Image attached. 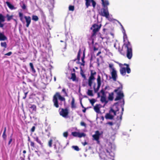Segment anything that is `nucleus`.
Here are the masks:
<instances>
[{"label": "nucleus", "instance_id": "nucleus-1", "mask_svg": "<svg viewBox=\"0 0 160 160\" xmlns=\"http://www.w3.org/2000/svg\"><path fill=\"white\" fill-rule=\"evenodd\" d=\"M121 26L123 29V41L124 42L123 46L126 48L127 57L128 59H130L132 58V46L130 42L128 41V37L122 25H121Z\"/></svg>", "mask_w": 160, "mask_h": 160}, {"label": "nucleus", "instance_id": "nucleus-2", "mask_svg": "<svg viewBox=\"0 0 160 160\" xmlns=\"http://www.w3.org/2000/svg\"><path fill=\"white\" fill-rule=\"evenodd\" d=\"M58 98L61 101L65 102V98L62 96L59 92H56L53 97L52 102L53 103L54 106L56 108H58L59 107Z\"/></svg>", "mask_w": 160, "mask_h": 160}, {"label": "nucleus", "instance_id": "nucleus-3", "mask_svg": "<svg viewBox=\"0 0 160 160\" xmlns=\"http://www.w3.org/2000/svg\"><path fill=\"white\" fill-rule=\"evenodd\" d=\"M122 85H120L119 87L114 90V92H116L117 94V96L115 99V101H117L120 100L124 97V95L122 91Z\"/></svg>", "mask_w": 160, "mask_h": 160}, {"label": "nucleus", "instance_id": "nucleus-4", "mask_svg": "<svg viewBox=\"0 0 160 160\" xmlns=\"http://www.w3.org/2000/svg\"><path fill=\"white\" fill-rule=\"evenodd\" d=\"M96 74V72L95 71L93 70H90V75L88 79V85L91 88L93 82L95 80V76Z\"/></svg>", "mask_w": 160, "mask_h": 160}, {"label": "nucleus", "instance_id": "nucleus-5", "mask_svg": "<svg viewBox=\"0 0 160 160\" xmlns=\"http://www.w3.org/2000/svg\"><path fill=\"white\" fill-rule=\"evenodd\" d=\"M116 115L114 109L112 108H110L109 112L106 114L105 117L107 119L112 120L114 119V116Z\"/></svg>", "mask_w": 160, "mask_h": 160}, {"label": "nucleus", "instance_id": "nucleus-6", "mask_svg": "<svg viewBox=\"0 0 160 160\" xmlns=\"http://www.w3.org/2000/svg\"><path fill=\"white\" fill-rule=\"evenodd\" d=\"M97 87L96 88V83L94 82H93V88L95 93H97L98 91L101 84V77L99 75H98L97 79Z\"/></svg>", "mask_w": 160, "mask_h": 160}, {"label": "nucleus", "instance_id": "nucleus-7", "mask_svg": "<svg viewBox=\"0 0 160 160\" xmlns=\"http://www.w3.org/2000/svg\"><path fill=\"white\" fill-rule=\"evenodd\" d=\"M102 25L100 24L99 25L95 23L93 24L92 27L91 28V29H92V28H93L92 30V33L91 36L92 37L96 36L97 33L98 32L100 29Z\"/></svg>", "mask_w": 160, "mask_h": 160}, {"label": "nucleus", "instance_id": "nucleus-8", "mask_svg": "<svg viewBox=\"0 0 160 160\" xmlns=\"http://www.w3.org/2000/svg\"><path fill=\"white\" fill-rule=\"evenodd\" d=\"M107 153L104 152H101L99 154V156L101 159L108 160L110 158L109 156H110V152L108 150L106 149Z\"/></svg>", "mask_w": 160, "mask_h": 160}, {"label": "nucleus", "instance_id": "nucleus-9", "mask_svg": "<svg viewBox=\"0 0 160 160\" xmlns=\"http://www.w3.org/2000/svg\"><path fill=\"white\" fill-rule=\"evenodd\" d=\"M100 15L101 16L105 17L107 18H108L109 14L107 7H105V8L101 10Z\"/></svg>", "mask_w": 160, "mask_h": 160}, {"label": "nucleus", "instance_id": "nucleus-10", "mask_svg": "<svg viewBox=\"0 0 160 160\" xmlns=\"http://www.w3.org/2000/svg\"><path fill=\"white\" fill-rule=\"evenodd\" d=\"M69 114L68 110V108H62L59 112L60 115L63 117H66Z\"/></svg>", "mask_w": 160, "mask_h": 160}, {"label": "nucleus", "instance_id": "nucleus-11", "mask_svg": "<svg viewBox=\"0 0 160 160\" xmlns=\"http://www.w3.org/2000/svg\"><path fill=\"white\" fill-rule=\"evenodd\" d=\"M71 134L74 137H78L79 138L85 137L86 135V134L83 132L80 133L76 132H72Z\"/></svg>", "mask_w": 160, "mask_h": 160}, {"label": "nucleus", "instance_id": "nucleus-12", "mask_svg": "<svg viewBox=\"0 0 160 160\" xmlns=\"http://www.w3.org/2000/svg\"><path fill=\"white\" fill-rule=\"evenodd\" d=\"M100 135V133L98 131H97L95 132V134L92 135V137L93 139L97 141V143L99 144L100 142L99 141V137Z\"/></svg>", "mask_w": 160, "mask_h": 160}, {"label": "nucleus", "instance_id": "nucleus-13", "mask_svg": "<svg viewBox=\"0 0 160 160\" xmlns=\"http://www.w3.org/2000/svg\"><path fill=\"white\" fill-rule=\"evenodd\" d=\"M112 78L114 81H116L117 78L116 71L115 69H113L112 71L111 72Z\"/></svg>", "mask_w": 160, "mask_h": 160}, {"label": "nucleus", "instance_id": "nucleus-14", "mask_svg": "<svg viewBox=\"0 0 160 160\" xmlns=\"http://www.w3.org/2000/svg\"><path fill=\"white\" fill-rule=\"evenodd\" d=\"M24 18L25 19L26 22V26L28 28L31 22V17L29 16H25Z\"/></svg>", "mask_w": 160, "mask_h": 160}, {"label": "nucleus", "instance_id": "nucleus-15", "mask_svg": "<svg viewBox=\"0 0 160 160\" xmlns=\"http://www.w3.org/2000/svg\"><path fill=\"white\" fill-rule=\"evenodd\" d=\"M5 21V17L2 14H0V28H3L4 25L1 22Z\"/></svg>", "mask_w": 160, "mask_h": 160}, {"label": "nucleus", "instance_id": "nucleus-16", "mask_svg": "<svg viewBox=\"0 0 160 160\" xmlns=\"http://www.w3.org/2000/svg\"><path fill=\"white\" fill-rule=\"evenodd\" d=\"M28 106V107L32 110V112H36L37 111V107L36 105L29 104Z\"/></svg>", "mask_w": 160, "mask_h": 160}, {"label": "nucleus", "instance_id": "nucleus-17", "mask_svg": "<svg viewBox=\"0 0 160 160\" xmlns=\"http://www.w3.org/2000/svg\"><path fill=\"white\" fill-rule=\"evenodd\" d=\"M32 138H33L34 141H36L40 145L42 146L43 145V143L39 139V137L38 136H33Z\"/></svg>", "mask_w": 160, "mask_h": 160}, {"label": "nucleus", "instance_id": "nucleus-18", "mask_svg": "<svg viewBox=\"0 0 160 160\" xmlns=\"http://www.w3.org/2000/svg\"><path fill=\"white\" fill-rule=\"evenodd\" d=\"M120 72L122 75L124 76L126 74V72H127V68L124 67L121 68L120 70Z\"/></svg>", "mask_w": 160, "mask_h": 160}, {"label": "nucleus", "instance_id": "nucleus-19", "mask_svg": "<svg viewBox=\"0 0 160 160\" xmlns=\"http://www.w3.org/2000/svg\"><path fill=\"white\" fill-rule=\"evenodd\" d=\"M28 141L30 143V146L32 147L33 148H35V143L31 140L29 136H28Z\"/></svg>", "mask_w": 160, "mask_h": 160}, {"label": "nucleus", "instance_id": "nucleus-20", "mask_svg": "<svg viewBox=\"0 0 160 160\" xmlns=\"http://www.w3.org/2000/svg\"><path fill=\"white\" fill-rule=\"evenodd\" d=\"M70 79H72L73 81H78V79H77L75 73H71V77Z\"/></svg>", "mask_w": 160, "mask_h": 160}, {"label": "nucleus", "instance_id": "nucleus-21", "mask_svg": "<svg viewBox=\"0 0 160 160\" xmlns=\"http://www.w3.org/2000/svg\"><path fill=\"white\" fill-rule=\"evenodd\" d=\"M54 148L56 150V152L57 153H59L60 152L61 150V148L59 146H57L56 144L54 145Z\"/></svg>", "mask_w": 160, "mask_h": 160}, {"label": "nucleus", "instance_id": "nucleus-22", "mask_svg": "<svg viewBox=\"0 0 160 160\" xmlns=\"http://www.w3.org/2000/svg\"><path fill=\"white\" fill-rule=\"evenodd\" d=\"M123 104L122 105H121V107L122 108V111L121 113L120 117V119L121 120H122V116L123 114V112L124 111V99L122 101Z\"/></svg>", "mask_w": 160, "mask_h": 160}, {"label": "nucleus", "instance_id": "nucleus-23", "mask_svg": "<svg viewBox=\"0 0 160 160\" xmlns=\"http://www.w3.org/2000/svg\"><path fill=\"white\" fill-rule=\"evenodd\" d=\"M94 111L97 113H99L100 112V108L99 107L98 104H96L94 107Z\"/></svg>", "mask_w": 160, "mask_h": 160}, {"label": "nucleus", "instance_id": "nucleus-24", "mask_svg": "<svg viewBox=\"0 0 160 160\" xmlns=\"http://www.w3.org/2000/svg\"><path fill=\"white\" fill-rule=\"evenodd\" d=\"M112 108L114 109V111L115 112L116 114V112L118 111L119 110V108L118 107V106L116 103L114 105L113 108Z\"/></svg>", "mask_w": 160, "mask_h": 160}, {"label": "nucleus", "instance_id": "nucleus-25", "mask_svg": "<svg viewBox=\"0 0 160 160\" xmlns=\"http://www.w3.org/2000/svg\"><path fill=\"white\" fill-rule=\"evenodd\" d=\"M101 101L102 103L105 102V104H107L108 102V101L106 100L105 95L101 97Z\"/></svg>", "mask_w": 160, "mask_h": 160}, {"label": "nucleus", "instance_id": "nucleus-26", "mask_svg": "<svg viewBox=\"0 0 160 160\" xmlns=\"http://www.w3.org/2000/svg\"><path fill=\"white\" fill-rule=\"evenodd\" d=\"M71 107L72 108H76V104L75 103V100L74 98H72V100L71 103Z\"/></svg>", "mask_w": 160, "mask_h": 160}, {"label": "nucleus", "instance_id": "nucleus-27", "mask_svg": "<svg viewBox=\"0 0 160 160\" xmlns=\"http://www.w3.org/2000/svg\"><path fill=\"white\" fill-rule=\"evenodd\" d=\"M114 93L112 92L109 93V95L108 97V99L110 101H112L113 99Z\"/></svg>", "mask_w": 160, "mask_h": 160}, {"label": "nucleus", "instance_id": "nucleus-28", "mask_svg": "<svg viewBox=\"0 0 160 160\" xmlns=\"http://www.w3.org/2000/svg\"><path fill=\"white\" fill-rule=\"evenodd\" d=\"M6 3L9 8L11 9L12 10L14 9V6L11 4L10 2L7 1L6 2Z\"/></svg>", "mask_w": 160, "mask_h": 160}, {"label": "nucleus", "instance_id": "nucleus-29", "mask_svg": "<svg viewBox=\"0 0 160 160\" xmlns=\"http://www.w3.org/2000/svg\"><path fill=\"white\" fill-rule=\"evenodd\" d=\"M81 52V49L80 48L79 49V51L78 52L77 59H75L74 60V61H76V60L77 59L78 61L80 60V53Z\"/></svg>", "mask_w": 160, "mask_h": 160}, {"label": "nucleus", "instance_id": "nucleus-30", "mask_svg": "<svg viewBox=\"0 0 160 160\" xmlns=\"http://www.w3.org/2000/svg\"><path fill=\"white\" fill-rule=\"evenodd\" d=\"M29 65L31 68V69L32 70V72L35 73L36 72V71L34 68L33 63L32 62H30L29 63Z\"/></svg>", "mask_w": 160, "mask_h": 160}, {"label": "nucleus", "instance_id": "nucleus-31", "mask_svg": "<svg viewBox=\"0 0 160 160\" xmlns=\"http://www.w3.org/2000/svg\"><path fill=\"white\" fill-rule=\"evenodd\" d=\"M85 54L84 52H83V56L81 58L82 61V63H80L81 65L82 66H84L85 65V62L84 61V59L85 58Z\"/></svg>", "mask_w": 160, "mask_h": 160}, {"label": "nucleus", "instance_id": "nucleus-32", "mask_svg": "<svg viewBox=\"0 0 160 160\" xmlns=\"http://www.w3.org/2000/svg\"><path fill=\"white\" fill-rule=\"evenodd\" d=\"M124 65L126 66H127L126 68H127V72L128 73H129L131 72V69L129 67L128 64L126 63H124Z\"/></svg>", "mask_w": 160, "mask_h": 160}, {"label": "nucleus", "instance_id": "nucleus-33", "mask_svg": "<svg viewBox=\"0 0 160 160\" xmlns=\"http://www.w3.org/2000/svg\"><path fill=\"white\" fill-rule=\"evenodd\" d=\"M86 3L85 5L87 8H88L89 6H90V4L92 0H85Z\"/></svg>", "mask_w": 160, "mask_h": 160}, {"label": "nucleus", "instance_id": "nucleus-34", "mask_svg": "<svg viewBox=\"0 0 160 160\" xmlns=\"http://www.w3.org/2000/svg\"><path fill=\"white\" fill-rule=\"evenodd\" d=\"M87 94L89 96H93V94L92 92V91L91 90H88L87 92Z\"/></svg>", "mask_w": 160, "mask_h": 160}, {"label": "nucleus", "instance_id": "nucleus-35", "mask_svg": "<svg viewBox=\"0 0 160 160\" xmlns=\"http://www.w3.org/2000/svg\"><path fill=\"white\" fill-rule=\"evenodd\" d=\"M32 19L34 21H37L38 20V18L36 15H33L32 16Z\"/></svg>", "mask_w": 160, "mask_h": 160}, {"label": "nucleus", "instance_id": "nucleus-36", "mask_svg": "<svg viewBox=\"0 0 160 160\" xmlns=\"http://www.w3.org/2000/svg\"><path fill=\"white\" fill-rule=\"evenodd\" d=\"M19 16L20 18V20L22 22H23V14L21 12L19 13Z\"/></svg>", "mask_w": 160, "mask_h": 160}, {"label": "nucleus", "instance_id": "nucleus-37", "mask_svg": "<svg viewBox=\"0 0 160 160\" xmlns=\"http://www.w3.org/2000/svg\"><path fill=\"white\" fill-rule=\"evenodd\" d=\"M6 17L7 18V21H10L11 19H12V18L13 16L12 15L10 16L9 14H7L6 15Z\"/></svg>", "mask_w": 160, "mask_h": 160}, {"label": "nucleus", "instance_id": "nucleus-38", "mask_svg": "<svg viewBox=\"0 0 160 160\" xmlns=\"http://www.w3.org/2000/svg\"><path fill=\"white\" fill-rule=\"evenodd\" d=\"M103 2H102V4L103 6L105 7H107V6L109 5V2L108 1H104Z\"/></svg>", "mask_w": 160, "mask_h": 160}, {"label": "nucleus", "instance_id": "nucleus-39", "mask_svg": "<svg viewBox=\"0 0 160 160\" xmlns=\"http://www.w3.org/2000/svg\"><path fill=\"white\" fill-rule=\"evenodd\" d=\"M1 47H4L5 48H6L7 47V44L6 42H1Z\"/></svg>", "mask_w": 160, "mask_h": 160}, {"label": "nucleus", "instance_id": "nucleus-40", "mask_svg": "<svg viewBox=\"0 0 160 160\" xmlns=\"http://www.w3.org/2000/svg\"><path fill=\"white\" fill-rule=\"evenodd\" d=\"M52 139H50L48 142V146L50 148L52 147Z\"/></svg>", "mask_w": 160, "mask_h": 160}, {"label": "nucleus", "instance_id": "nucleus-41", "mask_svg": "<svg viewBox=\"0 0 160 160\" xmlns=\"http://www.w3.org/2000/svg\"><path fill=\"white\" fill-rule=\"evenodd\" d=\"M22 5H21V7L22 9L23 10H25L26 9V4L22 2Z\"/></svg>", "mask_w": 160, "mask_h": 160}, {"label": "nucleus", "instance_id": "nucleus-42", "mask_svg": "<svg viewBox=\"0 0 160 160\" xmlns=\"http://www.w3.org/2000/svg\"><path fill=\"white\" fill-rule=\"evenodd\" d=\"M69 11H73L74 10V6L70 5L69 7Z\"/></svg>", "mask_w": 160, "mask_h": 160}, {"label": "nucleus", "instance_id": "nucleus-43", "mask_svg": "<svg viewBox=\"0 0 160 160\" xmlns=\"http://www.w3.org/2000/svg\"><path fill=\"white\" fill-rule=\"evenodd\" d=\"M72 148L75 150L78 151L79 150V148L78 146H72Z\"/></svg>", "mask_w": 160, "mask_h": 160}, {"label": "nucleus", "instance_id": "nucleus-44", "mask_svg": "<svg viewBox=\"0 0 160 160\" xmlns=\"http://www.w3.org/2000/svg\"><path fill=\"white\" fill-rule=\"evenodd\" d=\"M62 92H63L64 93L65 96L68 97V94L66 92V89L65 88H63L62 89Z\"/></svg>", "mask_w": 160, "mask_h": 160}, {"label": "nucleus", "instance_id": "nucleus-45", "mask_svg": "<svg viewBox=\"0 0 160 160\" xmlns=\"http://www.w3.org/2000/svg\"><path fill=\"white\" fill-rule=\"evenodd\" d=\"M24 92V96L23 97L22 99H25L27 97V95L28 92V91H27L26 92Z\"/></svg>", "mask_w": 160, "mask_h": 160}, {"label": "nucleus", "instance_id": "nucleus-46", "mask_svg": "<svg viewBox=\"0 0 160 160\" xmlns=\"http://www.w3.org/2000/svg\"><path fill=\"white\" fill-rule=\"evenodd\" d=\"M90 102L91 103V104L93 105V104L95 102H96V100L94 99H91L89 100Z\"/></svg>", "mask_w": 160, "mask_h": 160}, {"label": "nucleus", "instance_id": "nucleus-47", "mask_svg": "<svg viewBox=\"0 0 160 160\" xmlns=\"http://www.w3.org/2000/svg\"><path fill=\"white\" fill-rule=\"evenodd\" d=\"M2 137L3 139L4 140H6V138H7V136L6 134V132H3V133L2 135Z\"/></svg>", "mask_w": 160, "mask_h": 160}, {"label": "nucleus", "instance_id": "nucleus-48", "mask_svg": "<svg viewBox=\"0 0 160 160\" xmlns=\"http://www.w3.org/2000/svg\"><path fill=\"white\" fill-rule=\"evenodd\" d=\"M68 135V132H63V136L64 137L67 138Z\"/></svg>", "mask_w": 160, "mask_h": 160}, {"label": "nucleus", "instance_id": "nucleus-49", "mask_svg": "<svg viewBox=\"0 0 160 160\" xmlns=\"http://www.w3.org/2000/svg\"><path fill=\"white\" fill-rule=\"evenodd\" d=\"M91 2H92L93 7V8H95L96 5V3L95 2L94 0H92Z\"/></svg>", "mask_w": 160, "mask_h": 160}, {"label": "nucleus", "instance_id": "nucleus-50", "mask_svg": "<svg viewBox=\"0 0 160 160\" xmlns=\"http://www.w3.org/2000/svg\"><path fill=\"white\" fill-rule=\"evenodd\" d=\"M80 125L82 126H84L85 127H86V123L83 122H81L80 123Z\"/></svg>", "mask_w": 160, "mask_h": 160}, {"label": "nucleus", "instance_id": "nucleus-51", "mask_svg": "<svg viewBox=\"0 0 160 160\" xmlns=\"http://www.w3.org/2000/svg\"><path fill=\"white\" fill-rule=\"evenodd\" d=\"M106 124H108L111 126H112L113 125V123L112 122H108L106 123Z\"/></svg>", "mask_w": 160, "mask_h": 160}, {"label": "nucleus", "instance_id": "nucleus-52", "mask_svg": "<svg viewBox=\"0 0 160 160\" xmlns=\"http://www.w3.org/2000/svg\"><path fill=\"white\" fill-rule=\"evenodd\" d=\"M35 127L34 126H33L31 129V131L32 132H33L35 131Z\"/></svg>", "mask_w": 160, "mask_h": 160}, {"label": "nucleus", "instance_id": "nucleus-53", "mask_svg": "<svg viewBox=\"0 0 160 160\" xmlns=\"http://www.w3.org/2000/svg\"><path fill=\"white\" fill-rule=\"evenodd\" d=\"M109 67L112 69V71L113 69H115L113 67V65L111 64H109Z\"/></svg>", "mask_w": 160, "mask_h": 160}, {"label": "nucleus", "instance_id": "nucleus-54", "mask_svg": "<svg viewBox=\"0 0 160 160\" xmlns=\"http://www.w3.org/2000/svg\"><path fill=\"white\" fill-rule=\"evenodd\" d=\"M100 92L102 93V96L105 95L104 91L103 89L100 91Z\"/></svg>", "mask_w": 160, "mask_h": 160}, {"label": "nucleus", "instance_id": "nucleus-55", "mask_svg": "<svg viewBox=\"0 0 160 160\" xmlns=\"http://www.w3.org/2000/svg\"><path fill=\"white\" fill-rule=\"evenodd\" d=\"M12 54V52H10L5 54V55L9 56L11 55Z\"/></svg>", "mask_w": 160, "mask_h": 160}, {"label": "nucleus", "instance_id": "nucleus-56", "mask_svg": "<svg viewBox=\"0 0 160 160\" xmlns=\"http://www.w3.org/2000/svg\"><path fill=\"white\" fill-rule=\"evenodd\" d=\"M81 74L82 76V77L86 79V77L85 75L83 73H81Z\"/></svg>", "mask_w": 160, "mask_h": 160}, {"label": "nucleus", "instance_id": "nucleus-57", "mask_svg": "<svg viewBox=\"0 0 160 160\" xmlns=\"http://www.w3.org/2000/svg\"><path fill=\"white\" fill-rule=\"evenodd\" d=\"M12 138H11L9 140V141L8 142V145H9L11 144V143L12 142Z\"/></svg>", "mask_w": 160, "mask_h": 160}, {"label": "nucleus", "instance_id": "nucleus-58", "mask_svg": "<svg viewBox=\"0 0 160 160\" xmlns=\"http://www.w3.org/2000/svg\"><path fill=\"white\" fill-rule=\"evenodd\" d=\"M82 144L83 146H85L88 144V143L86 142L85 141L84 142H82Z\"/></svg>", "mask_w": 160, "mask_h": 160}, {"label": "nucleus", "instance_id": "nucleus-59", "mask_svg": "<svg viewBox=\"0 0 160 160\" xmlns=\"http://www.w3.org/2000/svg\"><path fill=\"white\" fill-rule=\"evenodd\" d=\"M98 50V48H96L95 46L93 47V50L94 51H96Z\"/></svg>", "mask_w": 160, "mask_h": 160}, {"label": "nucleus", "instance_id": "nucleus-60", "mask_svg": "<svg viewBox=\"0 0 160 160\" xmlns=\"http://www.w3.org/2000/svg\"><path fill=\"white\" fill-rule=\"evenodd\" d=\"M122 50H121L120 51V53H121L123 55H124V53L123 52H122Z\"/></svg>", "mask_w": 160, "mask_h": 160}, {"label": "nucleus", "instance_id": "nucleus-61", "mask_svg": "<svg viewBox=\"0 0 160 160\" xmlns=\"http://www.w3.org/2000/svg\"><path fill=\"white\" fill-rule=\"evenodd\" d=\"M84 109L82 110V111L83 112L85 113L86 112V108H84Z\"/></svg>", "mask_w": 160, "mask_h": 160}, {"label": "nucleus", "instance_id": "nucleus-62", "mask_svg": "<svg viewBox=\"0 0 160 160\" xmlns=\"http://www.w3.org/2000/svg\"><path fill=\"white\" fill-rule=\"evenodd\" d=\"M101 51L99 52L97 54V56H98L100 54H101Z\"/></svg>", "mask_w": 160, "mask_h": 160}, {"label": "nucleus", "instance_id": "nucleus-63", "mask_svg": "<svg viewBox=\"0 0 160 160\" xmlns=\"http://www.w3.org/2000/svg\"><path fill=\"white\" fill-rule=\"evenodd\" d=\"M6 128L5 127L4 128L3 132H6Z\"/></svg>", "mask_w": 160, "mask_h": 160}, {"label": "nucleus", "instance_id": "nucleus-64", "mask_svg": "<svg viewBox=\"0 0 160 160\" xmlns=\"http://www.w3.org/2000/svg\"><path fill=\"white\" fill-rule=\"evenodd\" d=\"M23 153H24V154H25L26 153V150H24L23 151Z\"/></svg>", "mask_w": 160, "mask_h": 160}]
</instances>
